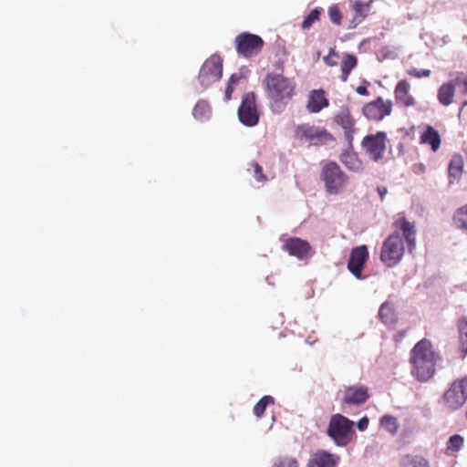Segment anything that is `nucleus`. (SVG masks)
Masks as SVG:
<instances>
[{"label":"nucleus","instance_id":"obj_1","mask_svg":"<svg viewBox=\"0 0 467 467\" xmlns=\"http://www.w3.org/2000/svg\"><path fill=\"white\" fill-rule=\"evenodd\" d=\"M441 359V354L432 342L427 338L420 339L410 352L411 376L419 382H428L436 374Z\"/></svg>","mask_w":467,"mask_h":467},{"label":"nucleus","instance_id":"obj_2","mask_svg":"<svg viewBox=\"0 0 467 467\" xmlns=\"http://www.w3.org/2000/svg\"><path fill=\"white\" fill-rule=\"evenodd\" d=\"M263 85L270 108L275 113L283 112L296 95L295 80L282 73H267Z\"/></svg>","mask_w":467,"mask_h":467},{"label":"nucleus","instance_id":"obj_3","mask_svg":"<svg viewBox=\"0 0 467 467\" xmlns=\"http://www.w3.org/2000/svg\"><path fill=\"white\" fill-rule=\"evenodd\" d=\"M354 422L342 414L331 416L327 433L338 446H346L352 438Z\"/></svg>","mask_w":467,"mask_h":467},{"label":"nucleus","instance_id":"obj_4","mask_svg":"<svg viewBox=\"0 0 467 467\" xmlns=\"http://www.w3.org/2000/svg\"><path fill=\"white\" fill-rule=\"evenodd\" d=\"M404 244L398 232L390 234L383 243L379 259L387 267L396 266L404 255Z\"/></svg>","mask_w":467,"mask_h":467},{"label":"nucleus","instance_id":"obj_5","mask_svg":"<svg viewBox=\"0 0 467 467\" xmlns=\"http://www.w3.org/2000/svg\"><path fill=\"white\" fill-rule=\"evenodd\" d=\"M444 406L451 411L458 410L467 401V376L454 379L442 395Z\"/></svg>","mask_w":467,"mask_h":467},{"label":"nucleus","instance_id":"obj_6","mask_svg":"<svg viewBox=\"0 0 467 467\" xmlns=\"http://www.w3.org/2000/svg\"><path fill=\"white\" fill-rule=\"evenodd\" d=\"M327 192L337 194L344 188L348 178L335 161H328L323 165L320 174Z\"/></svg>","mask_w":467,"mask_h":467},{"label":"nucleus","instance_id":"obj_7","mask_svg":"<svg viewBox=\"0 0 467 467\" xmlns=\"http://www.w3.org/2000/svg\"><path fill=\"white\" fill-rule=\"evenodd\" d=\"M265 41L258 35L243 32L234 38V46L237 54L244 58L257 56L263 49Z\"/></svg>","mask_w":467,"mask_h":467},{"label":"nucleus","instance_id":"obj_8","mask_svg":"<svg viewBox=\"0 0 467 467\" xmlns=\"http://www.w3.org/2000/svg\"><path fill=\"white\" fill-rule=\"evenodd\" d=\"M393 102L390 99H384L378 97L374 100L367 102L361 109L362 115L372 122H380L386 117L392 114Z\"/></svg>","mask_w":467,"mask_h":467},{"label":"nucleus","instance_id":"obj_9","mask_svg":"<svg viewBox=\"0 0 467 467\" xmlns=\"http://www.w3.org/2000/svg\"><path fill=\"white\" fill-rule=\"evenodd\" d=\"M387 133L377 131L375 134L366 135L361 141V147L366 154L374 161H379L384 158L387 149Z\"/></svg>","mask_w":467,"mask_h":467},{"label":"nucleus","instance_id":"obj_10","mask_svg":"<svg viewBox=\"0 0 467 467\" xmlns=\"http://www.w3.org/2000/svg\"><path fill=\"white\" fill-rule=\"evenodd\" d=\"M223 75V61L219 56L213 55L201 67L198 79L203 88L219 81Z\"/></svg>","mask_w":467,"mask_h":467},{"label":"nucleus","instance_id":"obj_11","mask_svg":"<svg viewBox=\"0 0 467 467\" xmlns=\"http://www.w3.org/2000/svg\"><path fill=\"white\" fill-rule=\"evenodd\" d=\"M295 138L306 140L314 145H319L333 140L334 137L326 129L307 123L298 125L295 130Z\"/></svg>","mask_w":467,"mask_h":467},{"label":"nucleus","instance_id":"obj_12","mask_svg":"<svg viewBox=\"0 0 467 467\" xmlns=\"http://www.w3.org/2000/svg\"><path fill=\"white\" fill-rule=\"evenodd\" d=\"M259 109L257 108L255 94L254 92L245 93L238 109V118L240 121L247 127H254L259 121Z\"/></svg>","mask_w":467,"mask_h":467},{"label":"nucleus","instance_id":"obj_13","mask_svg":"<svg viewBox=\"0 0 467 467\" xmlns=\"http://www.w3.org/2000/svg\"><path fill=\"white\" fill-rule=\"evenodd\" d=\"M333 121L344 131L345 140L349 147H352L354 135L357 131L356 119L348 106H342L333 116Z\"/></svg>","mask_w":467,"mask_h":467},{"label":"nucleus","instance_id":"obj_14","mask_svg":"<svg viewBox=\"0 0 467 467\" xmlns=\"http://www.w3.org/2000/svg\"><path fill=\"white\" fill-rule=\"evenodd\" d=\"M368 259V247L365 244L354 247L348 262V271L357 278L363 279L362 271Z\"/></svg>","mask_w":467,"mask_h":467},{"label":"nucleus","instance_id":"obj_15","mask_svg":"<svg viewBox=\"0 0 467 467\" xmlns=\"http://www.w3.org/2000/svg\"><path fill=\"white\" fill-rule=\"evenodd\" d=\"M283 250L300 260L308 258L312 253L309 243L298 237L286 238L284 241Z\"/></svg>","mask_w":467,"mask_h":467},{"label":"nucleus","instance_id":"obj_16","mask_svg":"<svg viewBox=\"0 0 467 467\" xmlns=\"http://www.w3.org/2000/svg\"><path fill=\"white\" fill-rule=\"evenodd\" d=\"M369 398L368 389L366 386H350L345 389L343 402L348 405H360Z\"/></svg>","mask_w":467,"mask_h":467},{"label":"nucleus","instance_id":"obj_17","mask_svg":"<svg viewBox=\"0 0 467 467\" xmlns=\"http://www.w3.org/2000/svg\"><path fill=\"white\" fill-rule=\"evenodd\" d=\"M394 98L396 103L404 108L413 107L416 104L414 97L410 94V84L407 79L397 83L394 88Z\"/></svg>","mask_w":467,"mask_h":467},{"label":"nucleus","instance_id":"obj_18","mask_svg":"<svg viewBox=\"0 0 467 467\" xmlns=\"http://www.w3.org/2000/svg\"><path fill=\"white\" fill-rule=\"evenodd\" d=\"M339 456L324 450H319L312 454L307 462V467H337Z\"/></svg>","mask_w":467,"mask_h":467},{"label":"nucleus","instance_id":"obj_19","mask_svg":"<svg viewBox=\"0 0 467 467\" xmlns=\"http://www.w3.org/2000/svg\"><path fill=\"white\" fill-rule=\"evenodd\" d=\"M328 105L329 101L324 89H313L309 92L306 102V109L310 113H318L323 109L327 108Z\"/></svg>","mask_w":467,"mask_h":467},{"label":"nucleus","instance_id":"obj_20","mask_svg":"<svg viewBox=\"0 0 467 467\" xmlns=\"http://www.w3.org/2000/svg\"><path fill=\"white\" fill-rule=\"evenodd\" d=\"M394 225L397 229L402 232V235L405 238L410 249L415 247V225L409 222L405 217L398 218L394 222Z\"/></svg>","mask_w":467,"mask_h":467},{"label":"nucleus","instance_id":"obj_21","mask_svg":"<svg viewBox=\"0 0 467 467\" xmlns=\"http://www.w3.org/2000/svg\"><path fill=\"white\" fill-rule=\"evenodd\" d=\"M351 6L354 15L350 20L349 28H355L368 16L370 6L369 3H366L362 0L354 1Z\"/></svg>","mask_w":467,"mask_h":467},{"label":"nucleus","instance_id":"obj_22","mask_svg":"<svg viewBox=\"0 0 467 467\" xmlns=\"http://www.w3.org/2000/svg\"><path fill=\"white\" fill-rule=\"evenodd\" d=\"M464 161L460 154H454L448 166V175L450 183L458 182L463 172Z\"/></svg>","mask_w":467,"mask_h":467},{"label":"nucleus","instance_id":"obj_23","mask_svg":"<svg viewBox=\"0 0 467 467\" xmlns=\"http://www.w3.org/2000/svg\"><path fill=\"white\" fill-rule=\"evenodd\" d=\"M441 136L439 132L431 126L428 125L420 137L421 144L431 145V150L435 152L441 147Z\"/></svg>","mask_w":467,"mask_h":467},{"label":"nucleus","instance_id":"obj_24","mask_svg":"<svg viewBox=\"0 0 467 467\" xmlns=\"http://www.w3.org/2000/svg\"><path fill=\"white\" fill-rule=\"evenodd\" d=\"M455 82L443 83L438 89L437 98L443 106H449L452 103L455 95Z\"/></svg>","mask_w":467,"mask_h":467},{"label":"nucleus","instance_id":"obj_25","mask_svg":"<svg viewBox=\"0 0 467 467\" xmlns=\"http://www.w3.org/2000/svg\"><path fill=\"white\" fill-rule=\"evenodd\" d=\"M379 316L381 321L389 327L394 326L398 320L394 306L390 302H385L381 305Z\"/></svg>","mask_w":467,"mask_h":467},{"label":"nucleus","instance_id":"obj_26","mask_svg":"<svg viewBox=\"0 0 467 467\" xmlns=\"http://www.w3.org/2000/svg\"><path fill=\"white\" fill-rule=\"evenodd\" d=\"M358 59L352 54H345L341 61V80L346 82L350 72L357 67Z\"/></svg>","mask_w":467,"mask_h":467},{"label":"nucleus","instance_id":"obj_27","mask_svg":"<svg viewBox=\"0 0 467 467\" xmlns=\"http://www.w3.org/2000/svg\"><path fill=\"white\" fill-rule=\"evenodd\" d=\"M340 161L350 171H358L362 169V162L358 155L351 151H345L340 155Z\"/></svg>","mask_w":467,"mask_h":467},{"label":"nucleus","instance_id":"obj_28","mask_svg":"<svg viewBox=\"0 0 467 467\" xmlns=\"http://www.w3.org/2000/svg\"><path fill=\"white\" fill-rule=\"evenodd\" d=\"M192 114L200 121L209 119L212 114L209 103L205 100H199L193 108Z\"/></svg>","mask_w":467,"mask_h":467},{"label":"nucleus","instance_id":"obj_29","mask_svg":"<svg viewBox=\"0 0 467 467\" xmlns=\"http://www.w3.org/2000/svg\"><path fill=\"white\" fill-rule=\"evenodd\" d=\"M400 466L401 467H429V462L422 456L407 454L401 458Z\"/></svg>","mask_w":467,"mask_h":467},{"label":"nucleus","instance_id":"obj_30","mask_svg":"<svg viewBox=\"0 0 467 467\" xmlns=\"http://www.w3.org/2000/svg\"><path fill=\"white\" fill-rule=\"evenodd\" d=\"M464 444V438L460 434L451 436L446 443V453L453 455L460 451Z\"/></svg>","mask_w":467,"mask_h":467},{"label":"nucleus","instance_id":"obj_31","mask_svg":"<svg viewBox=\"0 0 467 467\" xmlns=\"http://www.w3.org/2000/svg\"><path fill=\"white\" fill-rule=\"evenodd\" d=\"M460 349L463 355L467 354V318L462 317L458 321Z\"/></svg>","mask_w":467,"mask_h":467},{"label":"nucleus","instance_id":"obj_32","mask_svg":"<svg viewBox=\"0 0 467 467\" xmlns=\"http://www.w3.org/2000/svg\"><path fill=\"white\" fill-rule=\"evenodd\" d=\"M247 171L255 179L258 183L265 184L267 182V176L264 173L263 168L256 161L249 163Z\"/></svg>","mask_w":467,"mask_h":467},{"label":"nucleus","instance_id":"obj_33","mask_svg":"<svg viewBox=\"0 0 467 467\" xmlns=\"http://www.w3.org/2000/svg\"><path fill=\"white\" fill-rule=\"evenodd\" d=\"M272 467H299V462L296 457L280 455L274 460Z\"/></svg>","mask_w":467,"mask_h":467},{"label":"nucleus","instance_id":"obj_34","mask_svg":"<svg viewBox=\"0 0 467 467\" xmlns=\"http://www.w3.org/2000/svg\"><path fill=\"white\" fill-rule=\"evenodd\" d=\"M380 425L383 429H385L388 432L391 434L397 433L399 430L398 420L394 416L384 415L380 419Z\"/></svg>","mask_w":467,"mask_h":467},{"label":"nucleus","instance_id":"obj_35","mask_svg":"<svg viewBox=\"0 0 467 467\" xmlns=\"http://www.w3.org/2000/svg\"><path fill=\"white\" fill-rule=\"evenodd\" d=\"M455 225L462 230L467 231V206H461L453 215Z\"/></svg>","mask_w":467,"mask_h":467},{"label":"nucleus","instance_id":"obj_36","mask_svg":"<svg viewBox=\"0 0 467 467\" xmlns=\"http://www.w3.org/2000/svg\"><path fill=\"white\" fill-rule=\"evenodd\" d=\"M275 403V399L272 396L265 395L255 404L254 407V413L256 417L260 418L265 411L268 405Z\"/></svg>","mask_w":467,"mask_h":467},{"label":"nucleus","instance_id":"obj_37","mask_svg":"<svg viewBox=\"0 0 467 467\" xmlns=\"http://www.w3.org/2000/svg\"><path fill=\"white\" fill-rule=\"evenodd\" d=\"M320 14L321 12L318 8L311 10L310 13L305 17V19L302 22V29L310 28L315 22L319 20Z\"/></svg>","mask_w":467,"mask_h":467},{"label":"nucleus","instance_id":"obj_38","mask_svg":"<svg viewBox=\"0 0 467 467\" xmlns=\"http://www.w3.org/2000/svg\"><path fill=\"white\" fill-rule=\"evenodd\" d=\"M330 21L337 26H340L342 22V13L337 5H332L327 9Z\"/></svg>","mask_w":467,"mask_h":467},{"label":"nucleus","instance_id":"obj_39","mask_svg":"<svg viewBox=\"0 0 467 467\" xmlns=\"http://www.w3.org/2000/svg\"><path fill=\"white\" fill-rule=\"evenodd\" d=\"M408 74L411 77L420 78H427L431 75L430 69H417V68H411L408 70Z\"/></svg>","mask_w":467,"mask_h":467},{"label":"nucleus","instance_id":"obj_40","mask_svg":"<svg viewBox=\"0 0 467 467\" xmlns=\"http://www.w3.org/2000/svg\"><path fill=\"white\" fill-rule=\"evenodd\" d=\"M454 82H455V85H462L463 86L462 94L466 95L467 94V76H463L462 74V75L456 77V78L454 79Z\"/></svg>","mask_w":467,"mask_h":467},{"label":"nucleus","instance_id":"obj_41","mask_svg":"<svg viewBox=\"0 0 467 467\" xmlns=\"http://www.w3.org/2000/svg\"><path fill=\"white\" fill-rule=\"evenodd\" d=\"M369 86V82L367 81V80H364L363 81V84L358 86L357 88H356V92L360 95V96H368L369 95V92L368 90V87Z\"/></svg>","mask_w":467,"mask_h":467},{"label":"nucleus","instance_id":"obj_42","mask_svg":"<svg viewBox=\"0 0 467 467\" xmlns=\"http://www.w3.org/2000/svg\"><path fill=\"white\" fill-rule=\"evenodd\" d=\"M368 426V419L367 417L361 418L358 422V428L360 431H365Z\"/></svg>","mask_w":467,"mask_h":467},{"label":"nucleus","instance_id":"obj_43","mask_svg":"<svg viewBox=\"0 0 467 467\" xmlns=\"http://www.w3.org/2000/svg\"><path fill=\"white\" fill-rule=\"evenodd\" d=\"M241 78V74H233L229 78L228 84L234 87L240 81Z\"/></svg>","mask_w":467,"mask_h":467},{"label":"nucleus","instance_id":"obj_44","mask_svg":"<svg viewBox=\"0 0 467 467\" xmlns=\"http://www.w3.org/2000/svg\"><path fill=\"white\" fill-rule=\"evenodd\" d=\"M233 91H234V87L228 84L225 88V92H224V98H225L226 101L231 99Z\"/></svg>","mask_w":467,"mask_h":467},{"label":"nucleus","instance_id":"obj_45","mask_svg":"<svg viewBox=\"0 0 467 467\" xmlns=\"http://www.w3.org/2000/svg\"><path fill=\"white\" fill-rule=\"evenodd\" d=\"M406 333L407 331L406 330H401V331H399L395 336H394V339L396 342H400L402 340V338L406 336Z\"/></svg>","mask_w":467,"mask_h":467},{"label":"nucleus","instance_id":"obj_46","mask_svg":"<svg viewBox=\"0 0 467 467\" xmlns=\"http://www.w3.org/2000/svg\"><path fill=\"white\" fill-rule=\"evenodd\" d=\"M377 191L379 195L380 201H382L383 196L387 193V189L379 186V187H378Z\"/></svg>","mask_w":467,"mask_h":467},{"label":"nucleus","instance_id":"obj_47","mask_svg":"<svg viewBox=\"0 0 467 467\" xmlns=\"http://www.w3.org/2000/svg\"><path fill=\"white\" fill-rule=\"evenodd\" d=\"M324 60H325V62H326L327 65H330V66L334 65V63H330V59H329V57H326L324 58Z\"/></svg>","mask_w":467,"mask_h":467},{"label":"nucleus","instance_id":"obj_48","mask_svg":"<svg viewBox=\"0 0 467 467\" xmlns=\"http://www.w3.org/2000/svg\"><path fill=\"white\" fill-rule=\"evenodd\" d=\"M418 166H419V170L424 171L425 167L423 166V164H419Z\"/></svg>","mask_w":467,"mask_h":467},{"label":"nucleus","instance_id":"obj_49","mask_svg":"<svg viewBox=\"0 0 467 467\" xmlns=\"http://www.w3.org/2000/svg\"><path fill=\"white\" fill-rule=\"evenodd\" d=\"M467 106V100L462 103V109Z\"/></svg>","mask_w":467,"mask_h":467},{"label":"nucleus","instance_id":"obj_50","mask_svg":"<svg viewBox=\"0 0 467 467\" xmlns=\"http://www.w3.org/2000/svg\"><path fill=\"white\" fill-rule=\"evenodd\" d=\"M334 54V50L331 49L330 52H329V55H333Z\"/></svg>","mask_w":467,"mask_h":467}]
</instances>
